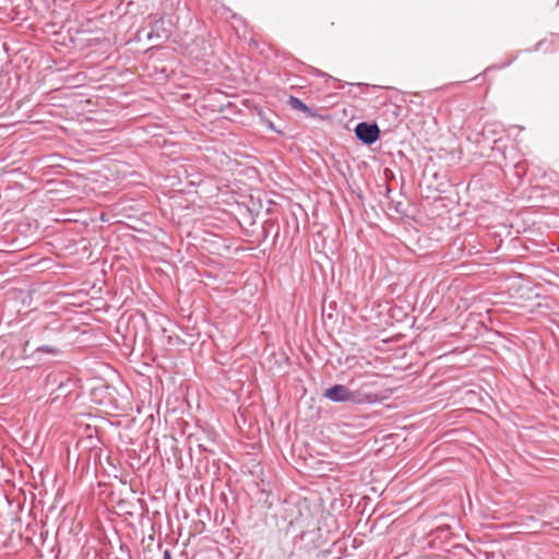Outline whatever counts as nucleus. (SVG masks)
Segmentation results:
<instances>
[{
  "instance_id": "obj_1",
  "label": "nucleus",
  "mask_w": 559,
  "mask_h": 559,
  "mask_svg": "<svg viewBox=\"0 0 559 559\" xmlns=\"http://www.w3.org/2000/svg\"><path fill=\"white\" fill-rule=\"evenodd\" d=\"M323 396L334 403L349 402L353 404H360V402H370L373 400V396L361 393V391L349 390L344 384H334L330 386L324 391Z\"/></svg>"
},
{
  "instance_id": "obj_2",
  "label": "nucleus",
  "mask_w": 559,
  "mask_h": 559,
  "mask_svg": "<svg viewBox=\"0 0 559 559\" xmlns=\"http://www.w3.org/2000/svg\"><path fill=\"white\" fill-rule=\"evenodd\" d=\"M145 28H148V32L146 33V38L148 40H167L170 37V29L165 26L164 16L155 17L150 15L145 21L143 29Z\"/></svg>"
},
{
  "instance_id": "obj_3",
  "label": "nucleus",
  "mask_w": 559,
  "mask_h": 559,
  "mask_svg": "<svg viewBox=\"0 0 559 559\" xmlns=\"http://www.w3.org/2000/svg\"><path fill=\"white\" fill-rule=\"evenodd\" d=\"M357 140L365 145H372L380 139V128L376 122H358L354 129Z\"/></svg>"
},
{
  "instance_id": "obj_4",
  "label": "nucleus",
  "mask_w": 559,
  "mask_h": 559,
  "mask_svg": "<svg viewBox=\"0 0 559 559\" xmlns=\"http://www.w3.org/2000/svg\"><path fill=\"white\" fill-rule=\"evenodd\" d=\"M377 386L376 380H368L362 382L357 389L354 391H361V393L369 394L373 396V400L370 402H360V404H373L379 402L382 397L380 394L373 391V388Z\"/></svg>"
},
{
  "instance_id": "obj_5",
  "label": "nucleus",
  "mask_w": 559,
  "mask_h": 559,
  "mask_svg": "<svg viewBox=\"0 0 559 559\" xmlns=\"http://www.w3.org/2000/svg\"><path fill=\"white\" fill-rule=\"evenodd\" d=\"M288 105L293 108V109H296V110H299V111H302L305 112L307 116H310V117H316V112L308 106L306 105L301 99H299L298 97L296 96H289L288 98Z\"/></svg>"
},
{
  "instance_id": "obj_6",
  "label": "nucleus",
  "mask_w": 559,
  "mask_h": 559,
  "mask_svg": "<svg viewBox=\"0 0 559 559\" xmlns=\"http://www.w3.org/2000/svg\"><path fill=\"white\" fill-rule=\"evenodd\" d=\"M61 350L56 347V346H51V345H41V346H38L32 354V356L34 357H38L40 354H49L51 356H58L60 355Z\"/></svg>"
},
{
  "instance_id": "obj_7",
  "label": "nucleus",
  "mask_w": 559,
  "mask_h": 559,
  "mask_svg": "<svg viewBox=\"0 0 559 559\" xmlns=\"http://www.w3.org/2000/svg\"><path fill=\"white\" fill-rule=\"evenodd\" d=\"M258 115H259V118H260L261 122H262V123H263L267 129H270V130H272V131H274V132H276V133H278V134H281V133H282L280 130H277V129L275 128V126H274L273 121L266 117V114H265L263 110H259Z\"/></svg>"
},
{
  "instance_id": "obj_8",
  "label": "nucleus",
  "mask_w": 559,
  "mask_h": 559,
  "mask_svg": "<svg viewBox=\"0 0 559 559\" xmlns=\"http://www.w3.org/2000/svg\"><path fill=\"white\" fill-rule=\"evenodd\" d=\"M514 59H515V57H514L512 60H510V61H508L507 63H504V64H502V66H499V67H496V66L488 67V68H487V71H490V70H491V69H493V68H495V69H502V68H504V67H508V66H510V64L513 62V60H514Z\"/></svg>"
},
{
  "instance_id": "obj_9",
  "label": "nucleus",
  "mask_w": 559,
  "mask_h": 559,
  "mask_svg": "<svg viewBox=\"0 0 559 559\" xmlns=\"http://www.w3.org/2000/svg\"><path fill=\"white\" fill-rule=\"evenodd\" d=\"M163 559H173L171 558V552L169 549H165L164 552H163Z\"/></svg>"
},
{
  "instance_id": "obj_10",
  "label": "nucleus",
  "mask_w": 559,
  "mask_h": 559,
  "mask_svg": "<svg viewBox=\"0 0 559 559\" xmlns=\"http://www.w3.org/2000/svg\"><path fill=\"white\" fill-rule=\"evenodd\" d=\"M544 43H545L544 40H539V41L535 45L534 50H539V49H542V48H543V46H544Z\"/></svg>"
},
{
  "instance_id": "obj_11",
  "label": "nucleus",
  "mask_w": 559,
  "mask_h": 559,
  "mask_svg": "<svg viewBox=\"0 0 559 559\" xmlns=\"http://www.w3.org/2000/svg\"><path fill=\"white\" fill-rule=\"evenodd\" d=\"M317 73H318L319 75H321V76H328L330 80L336 81L334 78H332V76L328 75L326 73H324V72H322V71H320V70H317Z\"/></svg>"
},
{
  "instance_id": "obj_12",
  "label": "nucleus",
  "mask_w": 559,
  "mask_h": 559,
  "mask_svg": "<svg viewBox=\"0 0 559 559\" xmlns=\"http://www.w3.org/2000/svg\"><path fill=\"white\" fill-rule=\"evenodd\" d=\"M63 386H64L63 381H60V383H59V385H58V389H60V390H61V389H63Z\"/></svg>"
},
{
  "instance_id": "obj_13",
  "label": "nucleus",
  "mask_w": 559,
  "mask_h": 559,
  "mask_svg": "<svg viewBox=\"0 0 559 559\" xmlns=\"http://www.w3.org/2000/svg\"><path fill=\"white\" fill-rule=\"evenodd\" d=\"M551 38H552V41H555V40H557V39H558V35L552 34V35H551Z\"/></svg>"
},
{
  "instance_id": "obj_14",
  "label": "nucleus",
  "mask_w": 559,
  "mask_h": 559,
  "mask_svg": "<svg viewBox=\"0 0 559 559\" xmlns=\"http://www.w3.org/2000/svg\"><path fill=\"white\" fill-rule=\"evenodd\" d=\"M356 85L357 86H366V84H364V83H357Z\"/></svg>"
}]
</instances>
